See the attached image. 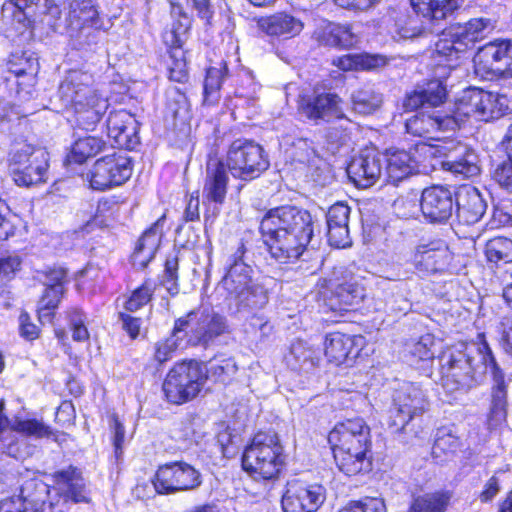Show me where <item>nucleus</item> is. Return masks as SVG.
Returning <instances> with one entry per match:
<instances>
[{
	"mask_svg": "<svg viewBox=\"0 0 512 512\" xmlns=\"http://www.w3.org/2000/svg\"><path fill=\"white\" fill-rule=\"evenodd\" d=\"M385 170L392 181H399L409 176L414 167V159L405 150H387L383 154Z\"/></svg>",
	"mask_w": 512,
	"mask_h": 512,
	"instance_id": "40",
	"label": "nucleus"
},
{
	"mask_svg": "<svg viewBox=\"0 0 512 512\" xmlns=\"http://www.w3.org/2000/svg\"><path fill=\"white\" fill-rule=\"evenodd\" d=\"M170 16L171 27L163 30L161 34L167 55L165 60L167 78L171 82L187 84L190 75L184 44L192 29L194 19L183 4L177 1L170 2Z\"/></svg>",
	"mask_w": 512,
	"mask_h": 512,
	"instance_id": "7",
	"label": "nucleus"
},
{
	"mask_svg": "<svg viewBox=\"0 0 512 512\" xmlns=\"http://www.w3.org/2000/svg\"><path fill=\"white\" fill-rule=\"evenodd\" d=\"M343 165L349 180L355 186L368 188L381 177L384 167L383 153L375 146H365Z\"/></svg>",
	"mask_w": 512,
	"mask_h": 512,
	"instance_id": "20",
	"label": "nucleus"
},
{
	"mask_svg": "<svg viewBox=\"0 0 512 512\" xmlns=\"http://www.w3.org/2000/svg\"><path fill=\"white\" fill-rule=\"evenodd\" d=\"M133 161L126 154L114 152L99 157L87 172L86 180L93 191L106 192L124 185L132 176Z\"/></svg>",
	"mask_w": 512,
	"mask_h": 512,
	"instance_id": "17",
	"label": "nucleus"
},
{
	"mask_svg": "<svg viewBox=\"0 0 512 512\" xmlns=\"http://www.w3.org/2000/svg\"><path fill=\"white\" fill-rule=\"evenodd\" d=\"M297 113L309 121L320 119V90L317 85L303 88L297 100Z\"/></svg>",
	"mask_w": 512,
	"mask_h": 512,
	"instance_id": "47",
	"label": "nucleus"
},
{
	"mask_svg": "<svg viewBox=\"0 0 512 512\" xmlns=\"http://www.w3.org/2000/svg\"><path fill=\"white\" fill-rule=\"evenodd\" d=\"M5 402L0 400V451L17 460L25 459L33 453L34 447L25 438L34 440L50 439L55 436L53 429L37 418L16 419L10 423L3 413Z\"/></svg>",
	"mask_w": 512,
	"mask_h": 512,
	"instance_id": "9",
	"label": "nucleus"
},
{
	"mask_svg": "<svg viewBox=\"0 0 512 512\" xmlns=\"http://www.w3.org/2000/svg\"><path fill=\"white\" fill-rule=\"evenodd\" d=\"M344 101L334 93H322V119L329 122L330 119H343Z\"/></svg>",
	"mask_w": 512,
	"mask_h": 512,
	"instance_id": "61",
	"label": "nucleus"
},
{
	"mask_svg": "<svg viewBox=\"0 0 512 512\" xmlns=\"http://www.w3.org/2000/svg\"><path fill=\"white\" fill-rule=\"evenodd\" d=\"M242 468L255 481L274 480L285 465L283 446L277 433L258 432L243 451Z\"/></svg>",
	"mask_w": 512,
	"mask_h": 512,
	"instance_id": "8",
	"label": "nucleus"
},
{
	"mask_svg": "<svg viewBox=\"0 0 512 512\" xmlns=\"http://www.w3.org/2000/svg\"><path fill=\"white\" fill-rule=\"evenodd\" d=\"M410 264L426 276L453 274L459 269L458 256L442 238L418 243L410 254Z\"/></svg>",
	"mask_w": 512,
	"mask_h": 512,
	"instance_id": "15",
	"label": "nucleus"
},
{
	"mask_svg": "<svg viewBox=\"0 0 512 512\" xmlns=\"http://www.w3.org/2000/svg\"><path fill=\"white\" fill-rule=\"evenodd\" d=\"M233 300L235 301L239 311L246 310L249 312H256L268 303V289L264 284L254 281Z\"/></svg>",
	"mask_w": 512,
	"mask_h": 512,
	"instance_id": "42",
	"label": "nucleus"
},
{
	"mask_svg": "<svg viewBox=\"0 0 512 512\" xmlns=\"http://www.w3.org/2000/svg\"><path fill=\"white\" fill-rule=\"evenodd\" d=\"M485 211L486 205L478 193L468 195L462 203L456 201L457 217L467 225L480 221Z\"/></svg>",
	"mask_w": 512,
	"mask_h": 512,
	"instance_id": "48",
	"label": "nucleus"
},
{
	"mask_svg": "<svg viewBox=\"0 0 512 512\" xmlns=\"http://www.w3.org/2000/svg\"><path fill=\"white\" fill-rule=\"evenodd\" d=\"M286 364L292 370L301 369L311 359V351L306 342L297 340L290 346L289 352L284 357Z\"/></svg>",
	"mask_w": 512,
	"mask_h": 512,
	"instance_id": "60",
	"label": "nucleus"
},
{
	"mask_svg": "<svg viewBox=\"0 0 512 512\" xmlns=\"http://www.w3.org/2000/svg\"><path fill=\"white\" fill-rule=\"evenodd\" d=\"M464 0H410L413 12L423 23L436 26L454 17Z\"/></svg>",
	"mask_w": 512,
	"mask_h": 512,
	"instance_id": "28",
	"label": "nucleus"
},
{
	"mask_svg": "<svg viewBox=\"0 0 512 512\" xmlns=\"http://www.w3.org/2000/svg\"><path fill=\"white\" fill-rule=\"evenodd\" d=\"M36 274L38 280L44 286L43 292L55 293L60 296L65 295L66 286L69 283L68 269L59 265H51L38 270Z\"/></svg>",
	"mask_w": 512,
	"mask_h": 512,
	"instance_id": "41",
	"label": "nucleus"
},
{
	"mask_svg": "<svg viewBox=\"0 0 512 512\" xmlns=\"http://www.w3.org/2000/svg\"><path fill=\"white\" fill-rule=\"evenodd\" d=\"M449 499L446 493H428L415 498L409 509L413 512H445Z\"/></svg>",
	"mask_w": 512,
	"mask_h": 512,
	"instance_id": "51",
	"label": "nucleus"
},
{
	"mask_svg": "<svg viewBox=\"0 0 512 512\" xmlns=\"http://www.w3.org/2000/svg\"><path fill=\"white\" fill-rule=\"evenodd\" d=\"M364 277L344 270L335 279L322 281L324 306L328 311L343 314L356 312L366 298Z\"/></svg>",
	"mask_w": 512,
	"mask_h": 512,
	"instance_id": "14",
	"label": "nucleus"
},
{
	"mask_svg": "<svg viewBox=\"0 0 512 512\" xmlns=\"http://www.w3.org/2000/svg\"><path fill=\"white\" fill-rule=\"evenodd\" d=\"M475 72L482 77H494L501 74L512 78V39L497 38L485 43L476 52Z\"/></svg>",
	"mask_w": 512,
	"mask_h": 512,
	"instance_id": "18",
	"label": "nucleus"
},
{
	"mask_svg": "<svg viewBox=\"0 0 512 512\" xmlns=\"http://www.w3.org/2000/svg\"><path fill=\"white\" fill-rule=\"evenodd\" d=\"M162 240L154 236H144V232L138 237L132 253L130 261L133 265L138 266L140 269H145L154 260Z\"/></svg>",
	"mask_w": 512,
	"mask_h": 512,
	"instance_id": "43",
	"label": "nucleus"
},
{
	"mask_svg": "<svg viewBox=\"0 0 512 512\" xmlns=\"http://www.w3.org/2000/svg\"><path fill=\"white\" fill-rule=\"evenodd\" d=\"M156 288V281L147 277L131 290L124 298L123 311L119 313L120 320H140L131 316L130 313H135L147 306L153 300Z\"/></svg>",
	"mask_w": 512,
	"mask_h": 512,
	"instance_id": "33",
	"label": "nucleus"
},
{
	"mask_svg": "<svg viewBox=\"0 0 512 512\" xmlns=\"http://www.w3.org/2000/svg\"><path fill=\"white\" fill-rule=\"evenodd\" d=\"M429 401L420 385L405 382L395 389L392 406L389 410L388 427L393 433L407 435L408 442L412 437L419 436L413 421L422 416L428 409Z\"/></svg>",
	"mask_w": 512,
	"mask_h": 512,
	"instance_id": "10",
	"label": "nucleus"
},
{
	"mask_svg": "<svg viewBox=\"0 0 512 512\" xmlns=\"http://www.w3.org/2000/svg\"><path fill=\"white\" fill-rule=\"evenodd\" d=\"M23 258L16 253L0 255V287L15 279L21 271Z\"/></svg>",
	"mask_w": 512,
	"mask_h": 512,
	"instance_id": "57",
	"label": "nucleus"
},
{
	"mask_svg": "<svg viewBox=\"0 0 512 512\" xmlns=\"http://www.w3.org/2000/svg\"><path fill=\"white\" fill-rule=\"evenodd\" d=\"M259 233L271 259L283 265L294 264L312 240L313 219L308 210L281 205L265 212Z\"/></svg>",
	"mask_w": 512,
	"mask_h": 512,
	"instance_id": "1",
	"label": "nucleus"
},
{
	"mask_svg": "<svg viewBox=\"0 0 512 512\" xmlns=\"http://www.w3.org/2000/svg\"><path fill=\"white\" fill-rule=\"evenodd\" d=\"M434 340L429 334L422 336L419 341L415 342L409 350V359L411 365H419L420 368H425L428 363L434 359V352L432 350Z\"/></svg>",
	"mask_w": 512,
	"mask_h": 512,
	"instance_id": "53",
	"label": "nucleus"
},
{
	"mask_svg": "<svg viewBox=\"0 0 512 512\" xmlns=\"http://www.w3.org/2000/svg\"><path fill=\"white\" fill-rule=\"evenodd\" d=\"M59 493L65 501L89 503V491L80 469L69 466L56 471L53 475Z\"/></svg>",
	"mask_w": 512,
	"mask_h": 512,
	"instance_id": "29",
	"label": "nucleus"
},
{
	"mask_svg": "<svg viewBox=\"0 0 512 512\" xmlns=\"http://www.w3.org/2000/svg\"><path fill=\"white\" fill-rule=\"evenodd\" d=\"M484 255L489 263L512 262V239L505 236H495L486 241Z\"/></svg>",
	"mask_w": 512,
	"mask_h": 512,
	"instance_id": "49",
	"label": "nucleus"
},
{
	"mask_svg": "<svg viewBox=\"0 0 512 512\" xmlns=\"http://www.w3.org/2000/svg\"><path fill=\"white\" fill-rule=\"evenodd\" d=\"M381 104V95L371 88H359L352 95V107L359 114H372Z\"/></svg>",
	"mask_w": 512,
	"mask_h": 512,
	"instance_id": "50",
	"label": "nucleus"
},
{
	"mask_svg": "<svg viewBox=\"0 0 512 512\" xmlns=\"http://www.w3.org/2000/svg\"><path fill=\"white\" fill-rule=\"evenodd\" d=\"M3 163L7 175L18 187L31 188L48 181V152L24 137H16L10 142Z\"/></svg>",
	"mask_w": 512,
	"mask_h": 512,
	"instance_id": "6",
	"label": "nucleus"
},
{
	"mask_svg": "<svg viewBox=\"0 0 512 512\" xmlns=\"http://www.w3.org/2000/svg\"><path fill=\"white\" fill-rule=\"evenodd\" d=\"M111 145L120 150H134L140 143L138 122L126 109L111 110L105 120Z\"/></svg>",
	"mask_w": 512,
	"mask_h": 512,
	"instance_id": "21",
	"label": "nucleus"
},
{
	"mask_svg": "<svg viewBox=\"0 0 512 512\" xmlns=\"http://www.w3.org/2000/svg\"><path fill=\"white\" fill-rule=\"evenodd\" d=\"M207 381V369L196 360L176 363L168 372L163 391L166 399L181 405L194 399L203 389Z\"/></svg>",
	"mask_w": 512,
	"mask_h": 512,
	"instance_id": "13",
	"label": "nucleus"
},
{
	"mask_svg": "<svg viewBox=\"0 0 512 512\" xmlns=\"http://www.w3.org/2000/svg\"><path fill=\"white\" fill-rule=\"evenodd\" d=\"M127 202L128 197L123 193L100 197L97 200L96 207L90 221L100 227H107L109 222L116 219L121 207L127 204Z\"/></svg>",
	"mask_w": 512,
	"mask_h": 512,
	"instance_id": "38",
	"label": "nucleus"
},
{
	"mask_svg": "<svg viewBox=\"0 0 512 512\" xmlns=\"http://www.w3.org/2000/svg\"><path fill=\"white\" fill-rule=\"evenodd\" d=\"M106 142L100 136L86 135L77 138L71 145L67 160L70 163L82 165L89 158L104 151Z\"/></svg>",
	"mask_w": 512,
	"mask_h": 512,
	"instance_id": "39",
	"label": "nucleus"
},
{
	"mask_svg": "<svg viewBox=\"0 0 512 512\" xmlns=\"http://www.w3.org/2000/svg\"><path fill=\"white\" fill-rule=\"evenodd\" d=\"M328 443L338 468L347 475L369 469L370 428L361 418L338 423L328 434Z\"/></svg>",
	"mask_w": 512,
	"mask_h": 512,
	"instance_id": "5",
	"label": "nucleus"
},
{
	"mask_svg": "<svg viewBox=\"0 0 512 512\" xmlns=\"http://www.w3.org/2000/svg\"><path fill=\"white\" fill-rule=\"evenodd\" d=\"M389 58L382 54L356 53L357 71H374L386 66Z\"/></svg>",
	"mask_w": 512,
	"mask_h": 512,
	"instance_id": "63",
	"label": "nucleus"
},
{
	"mask_svg": "<svg viewBox=\"0 0 512 512\" xmlns=\"http://www.w3.org/2000/svg\"><path fill=\"white\" fill-rule=\"evenodd\" d=\"M453 117L436 116L426 112H417L405 121V131L411 136L426 140H439L436 133L454 131Z\"/></svg>",
	"mask_w": 512,
	"mask_h": 512,
	"instance_id": "27",
	"label": "nucleus"
},
{
	"mask_svg": "<svg viewBox=\"0 0 512 512\" xmlns=\"http://www.w3.org/2000/svg\"><path fill=\"white\" fill-rule=\"evenodd\" d=\"M200 220V197L199 191L195 190L186 195V204L183 215L180 219V227L189 222Z\"/></svg>",
	"mask_w": 512,
	"mask_h": 512,
	"instance_id": "64",
	"label": "nucleus"
},
{
	"mask_svg": "<svg viewBox=\"0 0 512 512\" xmlns=\"http://www.w3.org/2000/svg\"><path fill=\"white\" fill-rule=\"evenodd\" d=\"M179 254L180 250L176 246H174L173 253L168 254L164 261V276L165 281L170 283V285L166 288L167 292L172 296H176L179 294L180 285H179Z\"/></svg>",
	"mask_w": 512,
	"mask_h": 512,
	"instance_id": "55",
	"label": "nucleus"
},
{
	"mask_svg": "<svg viewBox=\"0 0 512 512\" xmlns=\"http://www.w3.org/2000/svg\"><path fill=\"white\" fill-rule=\"evenodd\" d=\"M455 207L456 197L448 186L431 185L421 193L420 209L429 223H446Z\"/></svg>",
	"mask_w": 512,
	"mask_h": 512,
	"instance_id": "22",
	"label": "nucleus"
},
{
	"mask_svg": "<svg viewBox=\"0 0 512 512\" xmlns=\"http://www.w3.org/2000/svg\"><path fill=\"white\" fill-rule=\"evenodd\" d=\"M353 341L349 336L333 333L326 337L324 353L328 362L342 364L351 352Z\"/></svg>",
	"mask_w": 512,
	"mask_h": 512,
	"instance_id": "44",
	"label": "nucleus"
},
{
	"mask_svg": "<svg viewBox=\"0 0 512 512\" xmlns=\"http://www.w3.org/2000/svg\"><path fill=\"white\" fill-rule=\"evenodd\" d=\"M207 369V378L213 377L215 381H226L230 376L234 375L237 366L231 358H214L208 363V366L204 364Z\"/></svg>",
	"mask_w": 512,
	"mask_h": 512,
	"instance_id": "56",
	"label": "nucleus"
},
{
	"mask_svg": "<svg viewBox=\"0 0 512 512\" xmlns=\"http://www.w3.org/2000/svg\"><path fill=\"white\" fill-rule=\"evenodd\" d=\"M257 29L271 40H289L298 36L304 28L303 22L286 10L256 18Z\"/></svg>",
	"mask_w": 512,
	"mask_h": 512,
	"instance_id": "23",
	"label": "nucleus"
},
{
	"mask_svg": "<svg viewBox=\"0 0 512 512\" xmlns=\"http://www.w3.org/2000/svg\"><path fill=\"white\" fill-rule=\"evenodd\" d=\"M67 123L74 129L94 132L108 113L110 102L97 87L94 74L69 69L58 86Z\"/></svg>",
	"mask_w": 512,
	"mask_h": 512,
	"instance_id": "2",
	"label": "nucleus"
},
{
	"mask_svg": "<svg viewBox=\"0 0 512 512\" xmlns=\"http://www.w3.org/2000/svg\"><path fill=\"white\" fill-rule=\"evenodd\" d=\"M324 150L326 153L325 161L334 172L335 163L344 159L347 155L349 133L347 129L341 126H328L325 128Z\"/></svg>",
	"mask_w": 512,
	"mask_h": 512,
	"instance_id": "36",
	"label": "nucleus"
},
{
	"mask_svg": "<svg viewBox=\"0 0 512 512\" xmlns=\"http://www.w3.org/2000/svg\"><path fill=\"white\" fill-rule=\"evenodd\" d=\"M460 440L457 436L444 429L438 430L432 447V456L442 460L443 457L454 455L460 448Z\"/></svg>",
	"mask_w": 512,
	"mask_h": 512,
	"instance_id": "52",
	"label": "nucleus"
},
{
	"mask_svg": "<svg viewBox=\"0 0 512 512\" xmlns=\"http://www.w3.org/2000/svg\"><path fill=\"white\" fill-rule=\"evenodd\" d=\"M64 296L42 292L36 306L38 320H53Z\"/></svg>",
	"mask_w": 512,
	"mask_h": 512,
	"instance_id": "58",
	"label": "nucleus"
},
{
	"mask_svg": "<svg viewBox=\"0 0 512 512\" xmlns=\"http://www.w3.org/2000/svg\"><path fill=\"white\" fill-rule=\"evenodd\" d=\"M359 43V35L350 22L328 21L322 26V44L338 49L350 50Z\"/></svg>",
	"mask_w": 512,
	"mask_h": 512,
	"instance_id": "32",
	"label": "nucleus"
},
{
	"mask_svg": "<svg viewBox=\"0 0 512 512\" xmlns=\"http://www.w3.org/2000/svg\"><path fill=\"white\" fill-rule=\"evenodd\" d=\"M229 70L225 60H221L215 66L206 68L203 82L202 105L205 107H215L221 99V90Z\"/></svg>",
	"mask_w": 512,
	"mask_h": 512,
	"instance_id": "34",
	"label": "nucleus"
},
{
	"mask_svg": "<svg viewBox=\"0 0 512 512\" xmlns=\"http://www.w3.org/2000/svg\"><path fill=\"white\" fill-rule=\"evenodd\" d=\"M7 69L18 80L24 79L18 81L19 87L24 84L32 85L39 72V62L33 53L28 51L13 52L8 59Z\"/></svg>",
	"mask_w": 512,
	"mask_h": 512,
	"instance_id": "37",
	"label": "nucleus"
},
{
	"mask_svg": "<svg viewBox=\"0 0 512 512\" xmlns=\"http://www.w3.org/2000/svg\"><path fill=\"white\" fill-rule=\"evenodd\" d=\"M223 160L230 173L243 180L258 178L270 166L264 147L252 138L240 137L232 140Z\"/></svg>",
	"mask_w": 512,
	"mask_h": 512,
	"instance_id": "12",
	"label": "nucleus"
},
{
	"mask_svg": "<svg viewBox=\"0 0 512 512\" xmlns=\"http://www.w3.org/2000/svg\"><path fill=\"white\" fill-rule=\"evenodd\" d=\"M67 21L69 26L79 31L87 28L99 31L103 28V20L92 0H72Z\"/></svg>",
	"mask_w": 512,
	"mask_h": 512,
	"instance_id": "31",
	"label": "nucleus"
},
{
	"mask_svg": "<svg viewBox=\"0 0 512 512\" xmlns=\"http://www.w3.org/2000/svg\"><path fill=\"white\" fill-rule=\"evenodd\" d=\"M229 172L222 158L217 156L208 157L203 183V198L205 201L217 205L225 203L230 181Z\"/></svg>",
	"mask_w": 512,
	"mask_h": 512,
	"instance_id": "24",
	"label": "nucleus"
},
{
	"mask_svg": "<svg viewBox=\"0 0 512 512\" xmlns=\"http://www.w3.org/2000/svg\"><path fill=\"white\" fill-rule=\"evenodd\" d=\"M317 499L316 492L299 480H292L287 483L282 496V509L284 512H315L318 509Z\"/></svg>",
	"mask_w": 512,
	"mask_h": 512,
	"instance_id": "30",
	"label": "nucleus"
},
{
	"mask_svg": "<svg viewBox=\"0 0 512 512\" xmlns=\"http://www.w3.org/2000/svg\"><path fill=\"white\" fill-rule=\"evenodd\" d=\"M225 331L224 322H179L176 323L172 335L156 346L155 360L164 363L172 358L178 347L188 346L208 347Z\"/></svg>",
	"mask_w": 512,
	"mask_h": 512,
	"instance_id": "11",
	"label": "nucleus"
},
{
	"mask_svg": "<svg viewBox=\"0 0 512 512\" xmlns=\"http://www.w3.org/2000/svg\"><path fill=\"white\" fill-rule=\"evenodd\" d=\"M491 403L487 415L489 429L501 427L507 419V390L502 371L493 377Z\"/></svg>",
	"mask_w": 512,
	"mask_h": 512,
	"instance_id": "35",
	"label": "nucleus"
},
{
	"mask_svg": "<svg viewBox=\"0 0 512 512\" xmlns=\"http://www.w3.org/2000/svg\"><path fill=\"white\" fill-rule=\"evenodd\" d=\"M49 495V486L38 478L26 480L20 489V495L15 498L23 499L25 505L36 508L39 512Z\"/></svg>",
	"mask_w": 512,
	"mask_h": 512,
	"instance_id": "45",
	"label": "nucleus"
},
{
	"mask_svg": "<svg viewBox=\"0 0 512 512\" xmlns=\"http://www.w3.org/2000/svg\"><path fill=\"white\" fill-rule=\"evenodd\" d=\"M440 364L443 387L450 393L468 391L479 385L486 373L494 377L501 371L486 343L478 348L465 344L449 348L442 353Z\"/></svg>",
	"mask_w": 512,
	"mask_h": 512,
	"instance_id": "3",
	"label": "nucleus"
},
{
	"mask_svg": "<svg viewBox=\"0 0 512 512\" xmlns=\"http://www.w3.org/2000/svg\"><path fill=\"white\" fill-rule=\"evenodd\" d=\"M165 110L174 121L187 118L191 112L190 101L184 92L175 89L166 97Z\"/></svg>",
	"mask_w": 512,
	"mask_h": 512,
	"instance_id": "54",
	"label": "nucleus"
},
{
	"mask_svg": "<svg viewBox=\"0 0 512 512\" xmlns=\"http://www.w3.org/2000/svg\"><path fill=\"white\" fill-rule=\"evenodd\" d=\"M492 179L507 193H512V157L497 164L492 171Z\"/></svg>",
	"mask_w": 512,
	"mask_h": 512,
	"instance_id": "62",
	"label": "nucleus"
},
{
	"mask_svg": "<svg viewBox=\"0 0 512 512\" xmlns=\"http://www.w3.org/2000/svg\"><path fill=\"white\" fill-rule=\"evenodd\" d=\"M350 207L344 202H336L326 213V237L328 244L336 249H345L352 245L349 234Z\"/></svg>",
	"mask_w": 512,
	"mask_h": 512,
	"instance_id": "26",
	"label": "nucleus"
},
{
	"mask_svg": "<svg viewBox=\"0 0 512 512\" xmlns=\"http://www.w3.org/2000/svg\"><path fill=\"white\" fill-rule=\"evenodd\" d=\"M449 169L455 173L465 176H474L479 173L480 169L476 163V155L471 148L465 149L464 153L448 162Z\"/></svg>",
	"mask_w": 512,
	"mask_h": 512,
	"instance_id": "59",
	"label": "nucleus"
},
{
	"mask_svg": "<svg viewBox=\"0 0 512 512\" xmlns=\"http://www.w3.org/2000/svg\"><path fill=\"white\" fill-rule=\"evenodd\" d=\"M502 115L503 109L497 94L480 88H468L456 99L452 113L447 114V117H453L456 130L470 117L488 122Z\"/></svg>",
	"mask_w": 512,
	"mask_h": 512,
	"instance_id": "16",
	"label": "nucleus"
},
{
	"mask_svg": "<svg viewBox=\"0 0 512 512\" xmlns=\"http://www.w3.org/2000/svg\"><path fill=\"white\" fill-rule=\"evenodd\" d=\"M446 79H429L423 88L407 92L402 100V108L405 112H413L423 107L437 108L448 99Z\"/></svg>",
	"mask_w": 512,
	"mask_h": 512,
	"instance_id": "25",
	"label": "nucleus"
},
{
	"mask_svg": "<svg viewBox=\"0 0 512 512\" xmlns=\"http://www.w3.org/2000/svg\"><path fill=\"white\" fill-rule=\"evenodd\" d=\"M491 26V20L483 17L451 24L440 34L431 49L429 59L433 72L447 79L461 65L464 55L483 39L484 31Z\"/></svg>",
	"mask_w": 512,
	"mask_h": 512,
	"instance_id": "4",
	"label": "nucleus"
},
{
	"mask_svg": "<svg viewBox=\"0 0 512 512\" xmlns=\"http://www.w3.org/2000/svg\"><path fill=\"white\" fill-rule=\"evenodd\" d=\"M152 482L157 493L173 494L194 490L202 480L200 472L192 465L176 461L160 466Z\"/></svg>",
	"mask_w": 512,
	"mask_h": 512,
	"instance_id": "19",
	"label": "nucleus"
},
{
	"mask_svg": "<svg viewBox=\"0 0 512 512\" xmlns=\"http://www.w3.org/2000/svg\"><path fill=\"white\" fill-rule=\"evenodd\" d=\"M253 282L251 267L248 270L242 268L226 269L222 278L223 287L232 300Z\"/></svg>",
	"mask_w": 512,
	"mask_h": 512,
	"instance_id": "46",
	"label": "nucleus"
}]
</instances>
